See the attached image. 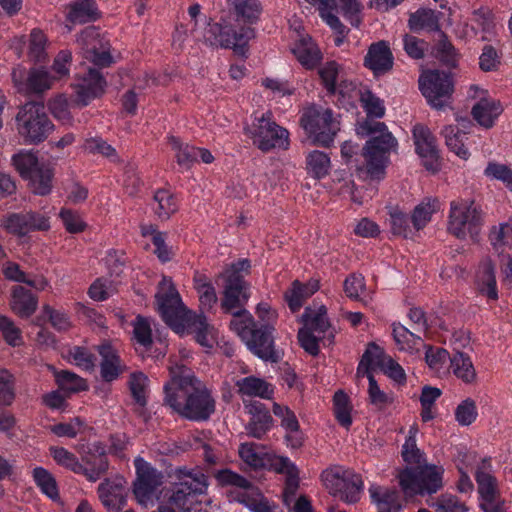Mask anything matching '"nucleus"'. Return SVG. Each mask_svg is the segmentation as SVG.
<instances>
[{"label": "nucleus", "instance_id": "f257e3e1", "mask_svg": "<svg viewBox=\"0 0 512 512\" xmlns=\"http://www.w3.org/2000/svg\"><path fill=\"white\" fill-rule=\"evenodd\" d=\"M169 370L171 379L164 386V403L184 419L207 421L216 407L211 391L185 365L176 364Z\"/></svg>", "mask_w": 512, "mask_h": 512}, {"label": "nucleus", "instance_id": "f03ea898", "mask_svg": "<svg viewBox=\"0 0 512 512\" xmlns=\"http://www.w3.org/2000/svg\"><path fill=\"white\" fill-rule=\"evenodd\" d=\"M161 291L155 296L158 311L163 320L175 332L185 331L195 334V340L203 347L211 348L213 340L210 335V326L203 314L196 315L183 305L180 295L172 282L163 278Z\"/></svg>", "mask_w": 512, "mask_h": 512}, {"label": "nucleus", "instance_id": "7ed1b4c3", "mask_svg": "<svg viewBox=\"0 0 512 512\" xmlns=\"http://www.w3.org/2000/svg\"><path fill=\"white\" fill-rule=\"evenodd\" d=\"M418 426L413 424L402 446L401 456L410 467L398 474L399 484L405 494L435 493L442 487V471L426 464L425 454L417 447Z\"/></svg>", "mask_w": 512, "mask_h": 512}, {"label": "nucleus", "instance_id": "20e7f679", "mask_svg": "<svg viewBox=\"0 0 512 512\" xmlns=\"http://www.w3.org/2000/svg\"><path fill=\"white\" fill-rule=\"evenodd\" d=\"M357 133L361 136H371L362 149L367 173L372 178H380L383 175L388 156L397 148V140L388 131L383 122L366 119L357 127Z\"/></svg>", "mask_w": 512, "mask_h": 512}, {"label": "nucleus", "instance_id": "39448f33", "mask_svg": "<svg viewBox=\"0 0 512 512\" xmlns=\"http://www.w3.org/2000/svg\"><path fill=\"white\" fill-rule=\"evenodd\" d=\"M230 328L253 354L265 361H279L280 356L274 348L273 326L268 323L259 325L249 311H242L231 319Z\"/></svg>", "mask_w": 512, "mask_h": 512}, {"label": "nucleus", "instance_id": "423d86ee", "mask_svg": "<svg viewBox=\"0 0 512 512\" xmlns=\"http://www.w3.org/2000/svg\"><path fill=\"white\" fill-rule=\"evenodd\" d=\"M17 129L25 142L38 144L52 132L54 125L40 102L24 104L16 116Z\"/></svg>", "mask_w": 512, "mask_h": 512}, {"label": "nucleus", "instance_id": "0eeeda50", "mask_svg": "<svg viewBox=\"0 0 512 512\" xmlns=\"http://www.w3.org/2000/svg\"><path fill=\"white\" fill-rule=\"evenodd\" d=\"M206 25L203 30V43L212 47L233 48L237 54L245 55L248 41L255 36L254 29L244 27L240 32H235L229 25L209 23L207 18L202 19Z\"/></svg>", "mask_w": 512, "mask_h": 512}, {"label": "nucleus", "instance_id": "6e6552de", "mask_svg": "<svg viewBox=\"0 0 512 512\" xmlns=\"http://www.w3.org/2000/svg\"><path fill=\"white\" fill-rule=\"evenodd\" d=\"M482 219L473 200L453 201L450 205L448 231L459 239L469 236L475 240L479 234Z\"/></svg>", "mask_w": 512, "mask_h": 512}, {"label": "nucleus", "instance_id": "1a4fd4ad", "mask_svg": "<svg viewBox=\"0 0 512 512\" xmlns=\"http://www.w3.org/2000/svg\"><path fill=\"white\" fill-rule=\"evenodd\" d=\"M419 88L431 107L442 109L448 104L454 91L451 73L425 71L419 78Z\"/></svg>", "mask_w": 512, "mask_h": 512}, {"label": "nucleus", "instance_id": "9d476101", "mask_svg": "<svg viewBox=\"0 0 512 512\" xmlns=\"http://www.w3.org/2000/svg\"><path fill=\"white\" fill-rule=\"evenodd\" d=\"M301 126L314 142L328 146L339 131V122L333 118L330 109L310 108L301 117Z\"/></svg>", "mask_w": 512, "mask_h": 512}, {"label": "nucleus", "instance_id": "9b49d317", "mask_svg": "<svg viewBox=\"0 0 512 512\" xmlns=\"http://www.w3.org/2000/svg\"><path fill=\"white\" fill-rule=\"evenodd\" d=\"M322 480L329 491L335 497L346 503H356L360 499L363 488L361 476L351 471L326 470L322 474Z\"/></svg>", "mask_w": 512, "mask_h": 512}, {"label": "nucleus", "instance_id": "f8f14e48", "mask_svg": "<svg viewBox=\"0 0 512 512\" xmlns=\"http://www.w3.org/2000/svg\"><path fill=\"white\" fill-rule=\"evenodd\" d=\"M257 122L253 133V143L261 151L268 152L275 148H288L289 133L272 120L270 112L263 114L257 119Z\"/></svg>", "mask_w": 512, "mask_h": 512}, {"label": "nucleus", "instance_id": "ddd939ff", "mask_svg": "<svg viewBox=\"0 0 512 512\" xmlns=\"http://www.w3.org/2000/svg\"><path fill=\"white\" fill-rule=\"evenodd\" d=\"M375 367L398 384H404L406 381L404 369L378 345L369 343L357 368V376H360L363 369L368 368L371 372Z\"/></svg>", "mask_w": 512, "mask_h": 512}, {"label": "nucleus", "instance_id": "4468645a", "mask_svg": "<svg viewBox=\"0 0 512 512\" xmlns=\"http://www.w3.org/2000/svg\"><path fill=\"white\" fill-rule=\"evenodd\" d=\"M223 284V297L221 299V309L224 313L231 314L232 319L236 318V315L247 311L244 306L250 297V286L244 280L239 278L233 273L229 278H222Z\"/></svg>", "mask_w": 512, "mask_h": 512}, {"label": "nucleus", "instance_id": "2eb2a0df", "mask_svg": "<svg viewBox=\"0 0 512 512\" xmlns=\"http://www.w3.org/2000/svg\"><path fill=\"white\" fill-rule=\"evenodd\" d=\"M179 472L185 475V479L173 487L168 500L179 511L189 512V505L192 503L194 496L205 492L206 479L202 474L192 476L191 473H186L183 469H179Z\"/></svg>", "mask_w": 512, "mask_h": 512}, {"label": "nucleus", "instance_id": "dca6fc26", "mask_svg": "<svg viewBox=\"0 0 512 512\" xmlns=\"http://www.w3.org/2000/svg\"><path fill=\"white\" fill-rule=\"evenodd\" d=\"M4 228L17 236H25L34 231H47L50 228L49 217L36 211H21L9 214L2 220Z\"/></svg>", "mask_w": 512, "mask_h": 512}, {"label": "nucleus", "instance_id": "f3484780", "mask_svg": "<svg viewBox=\"0 0 512 512\" xmlns=\"http://www.w3.org/2000/svg\"><path fill=\"white\" fill-rule=\"evenodd\" d=\"M106 86L107 82L100 71L89 68L74 84L75 105L80 108L87 106L104 94Z\"/></svg>", "mask_w": 512, "mask_h": 512}, {"label": "nucleus", "instance_id": "a211bd4d", "mask_svg": "<svg viewBox=\"0 0 512 512\" xmlns=\"http://www.w3.org/2000/svg\"><path fill=\"white\" fill-rule=\"evenodd\" d=\"M136 469L137 478L133 484V492L138 502L146 505L162 484L163 475L142 459L136 460Z\"/></svg>", "mask_w": 512, "mask_h": 512}, {"label": "nucleus", "instance_id": "6ab92c4d", "mask_svg": "<svg viewBox=\"0 0 512 512\" xmlns=\"http://www.w3.org/2000/svg\"><path fill=\"white\" fill-rule=\"evenodd\" d=\"M413 138L416 152L423 160V165L433 173L440 169V156L436 145V139L431 131L423 125H415Z\"/></svg>", "mask_w": 512, "mask_h": 512}, {"label": "nucleus", "instance_id": "aec40b11", "mask_svg": "<svg viewBox=\"0 0 512 512\" xmlns=\"http://www.w3.org/2000/svg\"><path fill=\"white\" fill-rule=\"evenodd\" d=\"M81 464L80 473L91 482L97 481L109 467L105 446L101 442H94L89 451L82 456Z\"/></svg>", "mask_w": 512, "mask_h": 512}, {"label": "nucleus", "instance_id": "412c9836", "mask_svg": "<svg viewBox=\"0 0 512 512\" xmlns=\"http://www.w3.org/2000/svg\"><path fill=\"white\" fill-rule=\"evenodd\" d=\"M394 57L384 40L370 45L364 59V65L372 70L375 76L384 75L393 68Z\"/></svg>", "mask_w": 512, "mask_h": 512}, {"label": "nucleus", "instance_id": "4be33fe9", "mask_svg": "<svg viewBox=\"0 0 512 512\" xmlns=\"http://www.w3.org/2000/svg\"><path fill=\"white\" fill-rule=\"evenodd\" d=\"M12 78L18 89L27 93L39 94L50 89L52 85V78L42 68L31 69L25 82L22 70L14 69Z\"/></svg>", "mask_w": 512, "mask_h": 512}, {"label": "nucleus", "instance_id": "5701e85b", "mask_svg": "<svg viewBox=\"0 0 512 512\" xmlns=\"http://www.w3.org/2000/svg\"><path fill=\"white\" fill-rule=\"evenodd\" d=\"M245 404L247 412L251 415L246 426L247 433L257 439H261L271 428L273 419L265 406L258 401H250Z\"/></svg>", "mask_w": 512, "mask_h": 512}, {"label": "nucleus", "instance_id": "b1692460", "mask_svg": "<svg viewBox=\"0 0 512 512\" xmlns=\"http://www.w3.org/2000/svg\"><path fill=\"white\" fill-rule=\"evenodd\" d=\"M101 356V377L107 381L115 380L125 370L120 357L114 347L109 342H104L97 347Z\"/></svg>", "mask_w": 512, "mask_h": 512}, {"label": "nucleus", "instance_id": "393cba45", "mask_svg": "<svg viewBox=\"0 0 512 512\" xmlns=\"http://www.w3.org/2000/svg\"><path fill=\"white\" fill-rule=\"evenodd\" d=\"M476 284L478 291L491 300L498 299L496 287L495 265L489 258H485L480 262L477 274Z\"/></svg>", "mask_w": 512, "mask_h": 512}, {"label": "nucleus", "instance_id": "a878e982", "mask_svg": "<svg viewBox=\"0 0 512 512\" xmlns=\"http://www.w3.org/2000/svg\"><path fill=\"white\" fill-rule=\"evenodd\" d=\"M235 386L239 395L244 397H259L271 399L274 393L273 387L264 379L248 376L236 381Z\"/></svg>", "mask_w": 512, "mask_h": 512}, {"label": "nucleus", "instance_id": "bb28decb", "mask_svg": "<svg viewBox=\"0 0 512 512\" xmlns=\"http://www.w3.org/2000/svg\"><path fill=\"white\" fill-rule=\"evenodd\" d=\"M369 494L372 502L377 506L378 512H399L401 510L402 506L396 490L371 485L369 487Z\"/></svg>", "mask_w": 512, "mask_h": 512}, {"label": "nucleus", "instance_id": "cd10ccee", "mask_svg": "<svg viewBox=\"0 0 512 512\" xmlns=\"http://www.w3.org/2000/svg\"><path fill=\"white\" fill-rule=\"evenodd\" d=\"M502 111L499 101L482 98L473 106L471 114L480 126L488 129L494 125L495 119Z\"/></svg>", "mask_w": 512, "mask_h": 512}, {"label": "nucleus", "instance_id": "c85d7f7f", "mask_svg": "<svg viewBox=\"0 0 512 512\" xmlns=\"http://www.w3.org/2000/svg\"><path fill=\"white\" fill-rule=\"evenodd\" d=\"M11 309L22 318H29L37 309V297L22 286L12 290Z\"/></svg>", "mask_w": 512, "mask_h": 512}, {"label": "nucleus", "instance_id": "c756f323", "mask_svg": "<svg viewBox=\"0 0 512 512\" xmlns=\"http://www.w3.org/2000/svg\"><path fill=\"white\" fill-rule=\"evenodd\" d=\"M292 53L301 65L307 69H313L322 59L319 48L309 36L302 37L292 48Z\"/></svg>", "mask_w": 512, "mask_h": 512}, {"label": "nucleus", "instance_id": "7c9ffc66", "mask_svg": "<svg viewBox=\"0 0 512 512\" xmlns=\"http://www.w3.org/2000/svg\"><path fill=\"white\" fill-rule=\"evenodd\" d=\"M129 389L135 403L134 412L140 417H146L148 378L142 372L130 375Z\"/></svg>", "mask_w": 512, "mask_h": 512}, {"label": "nucleus", "instance_id": "2f4dec72", "mask_svg": "<svg viewBox=\"0 0 512 512\" xmlns=\"http://www.w3.org/2000/svg\"><path fill=\"white\" fill-rule=\"evenodd\" d=\"M475 481L479 497L500 493L498 480L492 474V466L487 459H483L476 467Z\"/></svg>", "mask_w": 512, "mask_h": 512}, {"label": "nucleus", "instance_id": "473e14b6", "mask_svg": "<svg viewBox=\"0 0 512 512\" xmlns=\"http://www.w3.org/2000/svg\"><path fill=\"white\" fill-rule=\"evenodd\" d=\"M54 169L50 164L41 165L26 181L32 193L39 196L48 195L53 187Z\"/></svg>", "mask_w": 512, "mask_h": 512}, {"label": "nucleus", "instance_id": "72a5a7b5", "mask_svg": "<svg viewBox=\"0 0 512 512\" xmlns=\"http://www.w3.org/2000/svg\"><path fill=\"white\" fill-rule=\"evenodd\" d=\"M319 289L317 280L310 281L306 285H302L298 280L292 283V287L285 294V300L292 312L298 311L303 305V301L313 295Z\"/></svg>", "mask_w": 512, "mask_h": 512}, {"label": "nucleus", "instance_id": "f704fd0d", "mask_svg": "<svg viewBox=\"0 0 512 512\" xmlns=\"http://www.w3.org/2000/svg\"><path fill=\"white\" fill-rule=\"evenodd\" d=\"M442 13L432 9H419L412 13L408 20L409 28L412 31L428 30L440 33L439 20Z\"/></svg>", "mask_w": 512, "mask_h": 512}, {"label": "nucleus", "instance_id": "c9c22d12", "mask_svg": "<svg viewBox=\"0 0 512 512\" xmlns=\"http://www.w3.org/2000/svg\"><path fill=\"white\" fill-rule=\"evenodd\" d=\"M100 13L93 0H76L70 5L68 19L73 23L84 24L95 21Z\"/></svg>", "mask_w": 512, "mask_h": 512}, {"label": "nucleus", "instance_id": "e433bc0d", "mask_svg": "<svg viewBox=\"0 0 512 512\" xmlns=\"http://www.w3.org/2000/svg\"><path fill=\"white\" fill-rule=\"evenodd\" d=\"M451 368L454 375L466 384H472L476 381L477 374L469 355L457 351L451 358Z\"/></svg>", "mask_w": 512, "mask_h": 512}, {"label": "nucleus", "instance_id": "4c0bfd02", "mask_svg": "<svg viewBox=\"0 0 512 512\" xmlns=\"http://www.w3.org/2000/svg\"><path fill=\"white\" fill-rule=\"evenodd\" d=\"M12 165L23 180H27L41 165L46 162L39 161L36 154L30 151L21 150L12 156Z\"/></svg>", "mask_w": 512, "mask_h": 512}, {"label": "nucleus", "instance_id": "58836bf2", "mask_svg": "<svg viewBox=\"0 0 512 512\" xmlns=\"http://www.w3.org/2000/svg\"><path fill=\"white\" fill-rule=\"evenodd\" d=\"M432 53L443 65L449 68L457 66L459 54L444 32L440 31Z\"/></svg>", "mask_w": 512, "mask_h": 512}, {"label": "nucleus", "instance_id": "ea45409f", "mask_svg": "<svg viewBox=\"0 0 512 512\" xmlns=\"http://www.w3.org/2000/svg\"><path fill=\"white\" fill-rule=\"evenodd\" d=\"M168 142L175 152L177 164L185 169H190L198 159L199 148L183 143L175 136H170Z\"/></svg>", "mask_w": 512, "mask_h": 512}, {"label": "nucleus", "instance_id": "a19ab883", "mask_svg": "<svg viewBox=\"0 0 512 512\" xmlns=\"http://www.w3.org/2000/svg\"><path fill=\"white\" fill-rule=\"evenodd\" d=\"M366 375L369 381L368 399L369 403L375 406L378 410H384L394 402L392 393H386L380 389L373 374L367 369H363L360 376Z\"/></svg>", "mask_w": 512, "mask_h": 512}, {"label": "nucleus", "instance_id": "79ce46f5", "mask_svg": "<svg viewBox=\"0 0 512 512\" xmlns=\"http://www.w3.org/2000/svg\"><path fill=\"white\" fill-rule=\"evenodd\" d=\"M239 456L250 467L254 469L267 468L268 452H263L260 445L256 443H242L239 446Z\"/></svg>", "mask_w": 512, "mask_h": 512}, {"label": "nucleus", "instance_id": "37998d69", "mask_svg": "<svg viewBox=\"0 0 512 512\" xmlns=\"http://www.w3.org/2000/svg\"><path fill=\"white\" fill-rule=\"evenodd\" d=\"M238 21L254 24L262 12L259 0H231Z\"/></svg>", "mask_w": 512, "mask_h": 512}, {"label": "nucleus", "instance_id": "c03bdc74", "mask_svg": "<svg viewBox=\"0 0 512 512\" xmlns=\"http://www.w3.org/2000/svg\"><path fill=\"white\" fill-rule=\"evenodd\" d=\"M442 134L450 151L464 160L468 159L469 152L465 148L464 144V138H466V133L464 131L456 126L449 125L443 129Z\"/></svg>", "mask_w": 512, "mask_h": 512}, {"label": "nucleus", "instance_id": "a18cd8bd", "mask_svg": "<svg viewBox=\"0 0 512 512\" xmlns=\"http://www.w3.org/2000/svg\"><path fill=\"white\" fill-rule=\"evenodd\" d=\"M302 319L305 322L304 328L311 332L324 333L330 328L325 306H320L318 310L307 307L302 315Z\"/></svg>", "mask_w": 512, "mask_h": 512}, {"label": "nucleus", "instance_id": "49530a36", "mask_svg": "<svg viewBox=\"0 0 512 512\" xmlns=\"http://www.w3.org/2000/svg\"><path fill=\"white\" fill-rule=\"evenodd\" d=\"M154 201L157 203L154 211L160 220H168L178 210L173 194L165 189H159L155 192Z\"/></svg>", "mask_w": 512, "mask_h": 512}, {"label": "nucleus", "instance_id": "de8ad7c7", "mask_svg": "<svg viewBox=\"0 0 512 512\" xmlns=\"http://www.w3.org/2000/svg\"><path fill=\"white\" fill-rule=\"evenodd\" d=\"M77 41L82 46L85 56L96 53V51L100 50V46L102 47L105 43H109V41L101 35L100 31L93 26L83 30Z\"/></svg>", "mask_w": 512, "mask_h": 512}, {"label": "nucleus", "instance_id": "09e8293b", "mask_svg": "<svg viewBox=\"0 0 512 512\" xmlns=\"http://www.w3.org/2000/svg\"><path fill=\"white\" fill-rule=\"evenodd\" d=\"M307 169L316 178H322L328 174L330 169V158L322 151H312L307 156Z\"/></svg>", "mask_w": 512, "mask_h": 512}, {"label": "nucleus", "instance_id": "8fccbe9b", "mask_svg": "<svg viewBox=\"0 0 512 512\" xmlns=\"http://www.w3.org/2000/svg\"><path fill=\"white\" fill-rule=\"evenodd\" d=\"M200 40H196L192 35V27L189 29L188 25H177L172 34V47L176 51H184L188 47L193 49L190 39L195 42H203V31H199Z\"/></svg>", "mask_w": 512, "mask_h": 512}, {"label": "nucleus", "instance_id": "3c124183", "mask_svg": "<svg viewBox=\"0 0 512 512\" xmlns=\"http://www.w3.org/2000/svg\"><path fill=\"white\" fill-rule=\"evenodd\" d=\"M333 402L336 419L342 426L349 427L352 423L349 397L342 390H339L334 394Z\"/></svg>", "mask_w": 512, "mask_h": 512}, {"label": "nucleus", "instance_id": "603ef678", "mask_svg": "<svg viewBox=\"0 0 512 512\" xmlns=\"http://www.w3.org/2000/svg\"><path fill=\"white\" fill-rule=\"evenodd\" d=\"M33 478L37 486L44 494H46L51 499H56L58 497L56 481L52 474L49 473L46 469L42 467L35 468L33 470Z\"/></svg>", "mask_w": 512, "mask_h": 512}, {"label": "nucleus", "instance_id": "864d4df0", "mask_svg": "<svg viewBox=\"0 0 512 512\" xmlns=\"http://www.w3.org/2000/svg\"><path fill=\"white\" fill-rule=\"evenodd\" d=\"M83 148L90 154H101L113 162L119 161L116 149L102 138L96 137L86 139Z\"/></svg>", "mask_w": 512, "mask_h": 512}, {"label": "nucleus", "instance_id": "5fc2aeb1", "mask_svg": "<svg viewBox=\"0 0 512 512\" xmlns=\"http://www.w3.org/2000/svg\"><path fill=\"white\" fill-rule=\"evenodd\" d=\"M59 388L67 392H78L87 389L86 381L75 373L62 370L56 374Z\"/></svg>", "mask_w": 512, "mask_h": 512}, {"label": "nucleus", "instance_id": "6e6d98bb", "mask_svg": "<svg viewBox=\"0 0 512 512\" xmlns=\"http://www.w3.org/2000/svg\"><path fill=\"white\" fill-rule=\"evenodd\" d=\"M309 4L318 5L320 16L331 27L342 30V23L333 13L337 6L335 0H305Z\"/></svg>", "mask_w": 512, "mask_h": 512}, {"label": "nucleus", "instance_id": "4d7b16f0", "mask_svg": "<svg viewBox=\"0 0 512 512\" xmlns=\"http://www.w3.org/2000/svg\"><path fill=\"white\" fill-rule=\"evenodd\" d=\"M438 208L437 200H429L417 205L412 214V223L419 230L423 228L431 219L432 214Z\"/></svg>", "mask_w": 512, "mask_h": 512}, {"label": "nucleus", "instance_id": "13d9d810", "mask_svg": "<svg viewBox=\"0 0 512 512\" xmlns=\"http://www.w3.org/2000/svg\"><path fill=\"white\" fill-rule=\"evenodd\" d=\"M477 416L476 402L472 398H466L455 409V419L461 426L471 425Z\"/></svg>", "mask_w": 512, "mask_h": 512}, {"label": "nucleus", "instance_id": "bf43d9fd", "mask_svg": "<svg viewBox=\"0 0 512 512\" xmlns=\"http://www.w3.org/2000/svg\"><path fill=\"white\" fill-rule=\"evenodd\" d=\"M15 399V378L6 369H0V405H11Z\"/></svg>", "mask_w": 512, "mask_h": 512}, {"label": "nucleus", "instance_id": "052dcab7", "mask_svg": "<svg viewBox=\"0 0 512 512\" xmlns=\"http://www.w3.org/2000/svg\"><path fill=\"white\" fill-rule=\"evenodd\" d=\"M393 337L401 350L412 349L417 342L421 341V336L400 323L393 324Z\"/></svg>", "mask_w": 512, "mask_h": 512}, {"label": "nucleus", "instance_id": "680f3d73", "mask_svg": "<svg viewBox=\"0 0 512 512\" xmlns=\"http://www.w3.org/2000/svg\"><path fill=\"white\" fill-rule=\"evenodd\" d=\"M134 338L140 345L148 348L152 344V329L147 318L137 316L133 322Z\"/></svg>", "mask_w": 512, "mask_h": 512}, {"label": "nucleus", "instance_id": "e2e57ef3", "mask_svg": "<svg viewBox=\"0 0 512 512\" xmlns=\"http://www.w3.org/2000/svg\"><path fill=\"white\" fill-rule=\"evenodd\" d=\"M50 452L54 460L75 473H80L82 464L78 461L77 457L63 447H51Z\"/></svg>", "mask_w": 512, "mask_h": 512}, {"label": "nucleus", "instance_id": "0e129e2a", "mask_svg": "<svg viewBox=\"0 0 512 512\" xmlns=\"http://www.w3.org/2000/svg\"><path fill=\"white\" fill-rule=\"evenodd\" d=\"M489 239L496 249L504 246L512 248V223L500 224L498 227H493Z\"/></svg>", "mask_w": 512, "mask_h": 512}, {"label": "nucleus", "instance_id": "69168bd1", "mask_svg": "<svg viewBox=\"0 0 512 512\" xmlns=\"http://www.w3.org/2000/svg\"><path fill=\"white\" fill-rule=\"evenodd\" d=\"M361 103L368 117L381 118L385 114V108L382 100L375 96L371 91H365L361 94Z\"/></svg>", "mask_w": 512, "mask_h": 512}, {"label": "nucleus", "instance_id": "338daca9", "mask_svg": "<svg viewBox=\"0 0 512 512\" xmlns=\"http://www.w3.org/2000/svg\"><path fill=\"white\" fill-rule=\"evenodd\" d=\"M439 512H467L466 505L454 495H441L433 503Z\"/></svg>", "mask_w": 512, "mask_h": 512}, {"label": "nucleus", "instance_id": "774afa93", "mask_svg": "<svg viewBox=\"0 0 512 512\" xmlns=\"http://www.w3.org/2000/svg\"><path fill=\"white\" fill-rule=\"evenodd\" d=\"M243 497V502L252 512H274L275 505H272L268 499L257 490Z\"/></svg>", "mask_w": 512, "mask_h": 512}]
</instances>
